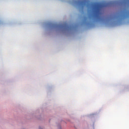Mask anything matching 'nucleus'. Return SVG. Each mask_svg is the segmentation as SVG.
Here are the masks:
<instances>
[{"label": "nucleus", "mask_w": 129, "mask_h": 129, "mask_svg": "<svg viewBox=\"0 0 129 129\" xmlns=\"http://www.w3.org/2000/svg\"><path fill=\"white\" fill-rule=\"evenodd\" d=\"M129 16V12L128 11H123L120 13V14H118L116 18L119 19H122V18H126V17Z\"/></svg>", "instance_id": "7ed1b4c3"}, {"label": "nucleus", "mask_w": 129, "mask_h": 129, "mask_svg": "<svg viewBox=\"0 0 129 129\" xmlns=\"http://www.w3.org/2000/svg\"><path fill=\"white\" fill-rule=\"evenodd\" d=\"M39 129H43L41 127H39Z\"/></svg>", "instance_id": "20e7f679"}, {"label": "nucleus", "mask_w": 129, "mask_h": 129, "mask_svg": "<svg viewBox=\"0 0 129 129\" xmlns=\"http://www.w3.org/2000/svg\"><path fill=\"white\" fill-rule=\"evenodd\" d=\"M79 6L83 7H92V12L89 15L90 19H92L94 21H102L103 17H102V13L100 12L101 8H103V6L101 3H96L92 4L91 5L87 3V0H79L76 2Z\"/></svg>", "instance_id": "f257e3e1"}, {"label": "nucleus", "mask_w": 129, "mask_h": 129, "mask_svg": "<svg viewBox=\"0 0 129 129\" xmlns=\"http://www.w3.org/2000/svg\"><path fill=\"white\" fill-rule=\"evenodd\" d=\"M55 27L58 28V29H62L63 30H71L72 29V27L68 26L67 24L57 25Z\"/></svg>", "instance_id": "f03ea898"}]
</instances>
